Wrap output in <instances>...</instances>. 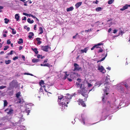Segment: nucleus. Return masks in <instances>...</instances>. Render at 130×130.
Segmentation results:
<instances>
[{"instance_id":"nucleus-1","label":"nucleus","mask_w":130,"mask_h":130,"mask_svg":"<svg viewBox=\"0 0 130 130\" xmlns=\"http://www.w3.org/2000/svg\"><path fill=\"white\" fill-rule=\"evenodd\" d=\"M78 93L81 94L84 96L87 97V91L85 89L84 87L82 88L78 91Z\"/></svg>"},{"instance_id":"nucleus-2","label":"nucleus","mask_w":130,"mask_h":130,"mask_svg":"<svg viewBox=\"0 0 130 130\" xmlns=\"http://www.w3.org/2000/svg\"><path fill=\"white\" fill-rule=\"evenodd\" d=\"M64 97L65 102H64L66 103L67 104H68L69 103V100L71 99L72 96L69 94H67Z\"/></svg>"},{"instance_id":"nucleus-3","label":"nucleus","mask_w":130,"mask_h":130,"mask_svg":"<svg viewBox=\"0 0 130 130\" xmlns=\"http://www.w3.org/2000/svg\"><path fill=\"white\" fill-rule=\"evenodd\" d=\"M41 49L43 51H44L48 52V49H50L51 50V48L48 45L45 46H41Z\"/></svg>"},{"instance_id":"nucleus-4","label":"nucleus","mask_w":130,"mask_h":130,"mask_svg":"<svg viewBox=\"0 0 130 130\" xmlns=\"http://www.w3.org/2000/svg\"><path fill=\"white\" fill-rule=\"evenodd\" d=\"M65 97L63 95H60L58 96V102H61L60 103H62L63 102H65Z\"/></svg>"},{"instance_id":"nucleus-5","label":"nucleus","mask_w":130,"mask_h":130,"mask_svg":"<svg viewBox=\"0 0 130 130\" xmlns=\"http://www.w3.org/2000/svg\"><path fill=\"white\" fill-rule=\"evenodd\" d=\"M74 70L76 71H82V68L79 67V65L76 63H74Z\"/></svg>"},{"instance_id":"nucleus-6","label":"nucleus","mask_w":130,"mask_h":130,"mask_svg":"<svg viewBox=\"0 0 130 130\" xmlns=\"http://www.w3.org/2000/svg\"><path fill=\"white\" fill-rule=\"evenodd\" d=\"M61 104L62 105L61 109L62 111L63 110L68 106L67 105L68 104L64 102H63Z\"/></svg>"},{"instance_id":"nucleus-7","label":"nucleus","mask_w":130,"mask_h":130,"mask_svg":"<svg viewBox=\"0 0 130 130\" xmlns=\"http://www.w3.org/2000/svg\"><path fill=\"white\" fill-rule=\"evenodd\" d=\"M98 69L102 73H104L106 72V71L104 69L103 67L102 66H99L98 67Z\"/></svg>"},{"instance_id":"nucleus-8","label":"nucleus","mask_w":130,"mask_h":130,"mask_svg":"<svg viewBox=\"0 0 130 130\" xmlns=\"http://www.w3.org/2000/svg\"><path fill=\"white\" fill-rule=\"evenodd\" d=\"M78 103L79 105L80 104L83 107H85L86 106L85 104L84 103L83 100L81 99H79L78 100Z\"/></svg>"},{"instance_id":"nucleus-9","label":"nucleus","mask_w":130,"mask_h":130,"mask_svg":"<svg viewBox=\"0 0 130 130\" xmlns=\"http://www.w3.org/2000/svg\"><path fill=\"white\" fill-rule=\"evenodd\" d=\"M5 111H8L7 112V113L8 114L11 115L13 112V110L11 108L10 109L9 108H7L5 110Z\"/></svg>"},{"instance_id":"nucleus-10","label":"nucleus","mask_w":130,"mask_h":130,"mask_svg":"<svg viewBox=\"0 0 130 130\" xmlns=\"http://www.w3.org/2000/svg\"><path fill=\"white\" fill-rule=\"evenodd\" d=\"M128 4H126L125 6H123L122 8H121L120 10L121 11H124L125 10L128 8Z\"/></svg>"},{"instance_id":"nucleus-11","label":"nucleus","mask_w":130,"mask_h":130,"mask_svg":"<svg viewBox=\"0 0 130 130\" xmlns=\"http://www.w3.org/2000/svg\"><path fill=\"white\" fill-rule=\"evenodd\" d=\"M76 87L77 88H80V89L82 88V84H79L78 82H76Z\"/></svg>"},{"instance_id":"nucleus-12","label":"nucleus","mask_w":130,"mask_h":130,"mask_svg":"<svg viewBox=\"0 0 130 130\" xmlns=\"http://www.w3.org/2000/svg\"><path fill=\"white\" fill-rule=\"evenodd\" d=\"M36 40L38 41L37 44H40L42 43V42L40 41L41 40V39L39 38H37L36 39Z\"/></svg>"},{"instance_id":"nucleus-13","label":"nucleus","mask_w":130,"mask_h":130,"mask_svg":"<svg viewBox=\"0 0 130 130\" xmlns=\"http://www.w3.org/2000/svg\"><path fill=\"white\" fill-rule=\"evenodd\" d=\"M82 2H78L75 5V6L76 8H78L79 6H80L82 4Z\"/></svg>"},{"instance_id":"nucleus-14","label":"nucleus","mask_w":130,"mask_h":130,"mask_svg":"<svg viewBox=\"0 0 130 130\" xmlns=\"http://www.w3.org/2000/svg\"><path fill=\"white\" fill-rule=\"evenodd\" d=\"M9 28L12 30V33L14 35L16 34V31L14 30V29L12 28L10 26L9 27Z\"/></svg>"},{"instance_id":"nucleus-15","label":"nucleus","mask_w":130,"mask_h":130,"mask_svg":"<svg viewBox=\"0 0 130 130\" xmlns=\"http://www.w3.org/2000/svg\"><path fill=\"white\" fill-rule=\"evenodd\" d=\"M32 61L33 63H37L39 61V60L37 59L34 58L32 59Z\"/></svg>"},{"instance_id":"nucleus-16","label":"nucleus","mask_w":130,"mask_h":130,"mask_svg":"<svg viewBox=\"0 0 130 130\" xmlns=\"http://www.w3.org/2000/svg\"><path fill=\"white\" fill-rule=\"evenodd\" d=\"M88 50V48H84V49L81 50L80 52L82 53H86L87 50Z\"/></svg>"},{"instance_id":"nucleus-17","label":"nucleus","mask_w":130,"mask_h":130,"mask_svg":"<svg viewBox=\"0 0 130 130\" xmlns=\"http://www.w3.org/2000/svg\"><path fill=\"white\" fill-rule=\"evenodd\" d=\"M74 9V8L73 7L71 6L69 8L67 9V12L70 11H72Z\"/></svg>"},{"instance_id":"nucleus-18","label":"nucleus","mask_w":130,"mask_h":130,"mask_svg":"<svg viewBox=\"0 0 130 130\" xmlns=\"http://www.w3.org/2000/svg\"><path fill=\"white\" fill-rule=\"evenodd\" d=\"M40 65L42 66H47L48 67H50V66L49 64L48 63L43 64H40Z\"/></svg>"},{"instance_id":"nucleus-19","label":"nucleus","mask_w":130,"mask_h":130,"mask_svg":"<svg viewBox=\"0 0 130 130\" xmlns=\"http://www.w3.org/2000/svg\"><path fill=\"white\" fill-rule=\"evenodd\" d=\"M31 49L36 54H37L38 53V51H37V48H31Z\"/></svg>"},{"instance_id":"nucleus-20","label":"nucleus","mask_w":130,"mask_h":130,"mask_svg":"<svg viewBox=\"0 0 130 130\" xmlns=\"http://www.w3.org/2000/svg\"><path fill=\"white\" fill-rule=\"evenodd\" d=\"M20 17L19 15V14H15V18L16 19L17 21H18Z\"/></svg>"},{"instance_id":"nucleus-21","label":"nucleus","mask_w":130,"mask_h":130,"mask_svg":"<svg viewBox=\"0 0 130 130\" xmlns=\"http://www.w3.org/2000/svg\"><path fill=\"white\" fill-rule=\"evenodd\" d=\"M23 43V40L22 38H20L19 39V41H18V43L20 44Z\"/></svg>"},{"instance_id":"nucleus-22","label":"nucleus","mask_w":130,"mask_h":130,"mask_svg":"<svg viewBox=\"0 0 130 130\" xmlns=\"http://www.w3.org/2000/svg\"><path fill=\"white\" fill-rule=\"evenodd\" d=\"M27 21L30 24H32L34 22V20H32L31 21L30 19V18H28V19Z\"/></svg>"},{"instance_id":"nucleus-23","label":"nucleus","mask_w":130,"mask_h":130,"mask_svg":"<svg viewBox=\"0 0 130 130\" xmlns=\"http://www.w3.org/2000/svg\"><path fill=\"white\" fill-rule=\"evenodd\" d=\"M39 31L40 32L39 33V34H41L43 33V30L42 27H39Z\"/></svg>"},{"instance_id":"nucleus-24","label":"nucleus","mask_w":130,"mask_h":130,"mask_svg":"<svg viewBox=\"0 0 130 130\" xmlns=\"http://www.w3.org/2000/svg\"><path fill=\"white\" fill-rule=\"evenodd\" d=\"M21 92L19 91L16 94V96L18 98H19V97L21 96Z\"/></svg>"},{"instance_id":"nucleus-25","label":"nucleus","mask_w":130,"mask_h":130,"mask_svg":"<svg viewBox=\"0 0 130 130\" xmlns=\"http://www.w3.org/2000/svg\"><path fill=\"white\" fill-rule=\"evenodd\" d=\"M11 62V60H5V63L6 64H9Z\"/></svg>"},{"instance_id":"nucleus-26","label":"nucleus","mask_w":130,"mask_h":130,"mask_svg":"<svg viewBox=\"0 0 130 130\" xmlns=\"http://www.w3.org/2000/svg\"><path fill=\"white\" fill-rule=\"evenodd\" d=\"M44 81L42 80H41L40 81L39 83V84L41 86H42V85H44Z\"/></svg>"},{"instance_id":"nucleus-27","label":"nucleus","mask_w":130,"mask_h":130,"mask_svg":"<svg viewBox=\"0 0 130 130\" xmlns=\"http://www.w3.org/2000/svg\"><path fill=\"white\" fill-rule=\"evenodd\" d=\"M114 1V0H109L108 2V3L109 4H111Z\"/></svg>"},{"instance_id":"nucleus-28","label":"nucleus","mask_w":130,"mask_h":130,"mask_svg":"<svg viewBox=\"0 0 130 130\" xmlns=\"http://www.w3.org/2000/svg\"><path fill=\"white\" fill-rule=\"evenodd\" d=\"M110 80V79L108 78V77L107 76L106 78L105 79V82L106 83V84H108L109 83V80Z\"/></svg>"},{"instance_id":"nucleus-29","label":"nucleus","mask_w":130,"mask_h":130,"mask_svg":"<svg viewBox=\"0 0 130 130\" xmlns=\"http://www.w3.org/2000/svg\"><path fill=\"white\" fill-rule=\"evenodd\" d=\"M4 20L5 21L4 22L6 24L8 23V22H9V20L6 18L4 19Z\"/></svg>"},{"instance_id":"nucleus-30","label":"nucleus","mask_w":130,"mask_h":130,"mask_svg":"<svg viewBox=\"0 0 130 130\" xmlns=\"http://www.w3.org/2000/svg\"><path fill=\"white\" fill-rule=\"evenodd\" d=\"M102 8L100 7H98L96 9V10L97 11H99L102 10Z\"/></svg>"},{"instance_id":"nucleus-31","label":"nucleus","mask_w":130,"mask_h":130,"mask_svg":"<svg viewBox=\"0 0 130 130\" xmlns=\"http://www.w3.org/2000/svg\"><path fill=\"white\" fill-rule=\"evenodd\" d=\"M4 106H5L7 105L8 103L6 100H4Z\"/></svg>"},{"instance_id":"nucleus-32","label":"nucleus","mask_w":130,"mask_h":130,"mask_svg":"<svg viewBox=\"0 0 130 130\" xmlns=\"http://www.w3.org/2000/svg\"><path fill=\"white\" fill-rule=\"evenodd\" d=\"M124 84V86L127 89H128V88H129L128 85L126 83H125Z\"/></svg>"},{"instance_id":"nucleus-33","label":"nucleus","mask_w":130,"mask_h":130,"mask_svg":"<svg viewBox=\"0 0 130 130\" xmlns=\"http://www.w3.org/2000/svg\"><path fill=\"white\" fill-rule=\"evenodd\" d=\"M105 95H103L102 98V101L103 103H105Z\"/></svg>"},{"instance_id":"nucleus-34","label":"nucleus","mask_w":130,"mask_h":130,"mask_svg":"<svg viewBox=\"0 0 130 130\" xmlns=\"http://www.w3.org/2000/svg\"><path fill=\"white\" fill-rule=\"evenodd\" d=\"M105 57H103L101 60L98 61H97V62H99L102 61H103V60H104L105 59Z\"/></svg>"},{"instance_id":"nucleus-35","label":"nucleus","mask_w":130,"mask_h":130,"mask_svg":"<svg viewBox=\"0 0 130 130\" xmlns=\"http://www.w3.org/2000/svg\"><path fill=\"white\" fill-rule=\"evenodd\" d=\"M85 120H86V119L85 118H83L82 119V123H83V124H85Z\"/></svg>"},{"instance_id":"nucleus-36","label":"nucleus","mask_w":130,"mask_h":130,"mask_svg":"<svg viewBox=\"0 0 130 130\" xmlns=\"http://www.w3.org/2000/svg\"><path fill=\"white\" fill-rule=\"evenodd\" d=\"M24 74L25 75H30L31 76H33V75L31 74H30V73H24Z\"/></svg>"},{"instance_id":"nucleus-37","label":"nucleus","mask_w":130,"mask_h":130,"mask_svg":"<svg viewBox=\"0 0 130 130\" xmlns=\"http://www.w3.org/2000/svg\"><path fill=\"white\" fill-rule=\"evenodd\" d=\"M18 99V101L17 102V103H21L22 101L21 100V99L19 98Z\"/></svg>"},{"instance_id":"nucleus-38","label":"nucleus","mask_w":130,"mask_h":130,"mask_svg":"<svg viewBox=\"0 0 130 130\" xmlns=\"http://www.w3.org/2000/svg\"><path fill=\"white\" fill-rule=\"evenodd\" d=\"M5 48H4V50H7L8 48H9V47L8 46H6L5 47Z\"/></svg>"},{"instance_id":"nucleus-39","label":"nucleus","mask_w":130,"mask_h":130,"mask_svg":"<svg viewBox=\"0 0 130 130\" xmlns=\"http://www.w3.org/2000/svg\"><path fill=\"white\" fill-rule=\"evenodd\" d=\"M103 50L102 49H100V50H99L98 52V53L102 52L103 51Z\"/></svg>"},{"instance_id":"nucleus-40","label":"nucleus","mask_w":130,"mask_h":130,"mask_svg":"<svg viewBox=\"0 0 130 130\" xmlns=\"http://www.w3.org/2000/svg\"><path fill=\"white\" fill-rule=\"evenodd\" d=\"M48 86V85L47 84H45V85H43V87L44 88H45L46 87H47ZM44 90L45 91V92H47V91H46V89L45 88H44Z\"/></svg>"},{"instance_id":"nucleus-41","label":"nucleus","mask_w":130,"mask_h":130,"mask_svg":"<svg viewBox=\"0 0 130 130\" xmlns=\"http://www.w3.org/2000/svg\"><path fill=\"white\" fill-rule=\"evenodd\" d=\"M18 56H16L13 58V60H15L16 59H18Z\"/></svg>"},{"instance_id":"nucleus-42","label":"nucleus","mask_w":130,"mask_h":130,"mask_svg":"<svg viewBox=\"0 0 130 130\" xmlns=\"http://www.w3.org/2000/svg\"><path fill=\"white\" fill-rule=\"evenodd\" d=\"M6 87V86H0V89H3Z\"/></svg>"},{"instance_id":"nucleus-43","label":"nucleus","mask_w":130,"mask_h":130,"mask_svg":"<svg viewBox=\"0 0 130 130\" xmlns=\"http://www.w3.org/2000/svg\"><path fill=\"white\" fill-rule=\"evenodd\" d=\"M11 42L10 40H8L7 41V44H9L11 43Z\"/></svg>"},{"instance_id":"nucleus-44","label":"nucleus","mask_w":130,"mask_h":130,"mask_svg":"<svg viewBox=\"0 0 130 130\" xmlns=\"http://www.w3.org/2000/svg\"><path fill=\"white\" fill-rule=\"evenodd\" d=\"M13 51H11L8 54V55H12V54L13 52Z\"/></svg>"},{"instance_id":"nucleus-45","label":"nucleus","mask_w":130,"mask_h":130,"mask_svg":"<svg viewBox=\"0 0 130 130\" xmlns=\"http://www.w3.org/2000/svg\"><path fill=\"white\" fill-rule=\"evenodd\" d=\"M77 80L79 82V83L81 82L82 80L80 78H78L77 79Z\"/></svg>"},{"instance_id":"nucleus-46","label":"nucleus","mask_w":130,"mask_h":130,"mask_svg":"<svg viewBox=\"0 0 130 130\" xmlns=\"http://www.w3.org/2000/svg\"><path fill=\"white\" fill-rule=\"evenodd\" d=\"M103 44L102 43H99L98 44H97L95 45H96V46H98L103 45Z\"/></svg>"},{"instance_id":"nucleus-47","label":"nucleus","mask_w":130,"mask_h":130,"mask_svg":"<svg viewBox=\"0 0 130 130\" xmlns=\"http://www.w3.org/2000/svg\"><path fill=\"white\" fill-rule=\"evenodd\" d=\"M29 16L30 17V16H31V17H32V18H36V17L35 16H34V15H32V14H29Z\"/></svg>"},{"instance_id":"nucleus-48","label":"nucleus","mask_w":130,"mask_h":130,"mask_svg":"<svg viewBox=\"0 0 130 130\" xmlns=\"http://www.w3.org/2000/svg\"><path fill=\"white\" fill-rule=\"evenodd\" d=\"M96 45H95L92 48H91V50H93L96 47Z\"/></svg>"},{"instance_id":"nucleus-49","label":"nucleus","mask_w":130,"mask_h":130,"mask_svg":"<svg viewBox=\"0 0 130 130\" xmlns=\"http://www.w3.org/2000/svg\"><path fill=\"white\" fill-rule=\"evenodd\" d=\"M124 33V32H123L122 30H121L120 31V34H121V35H122Z\"/></svg>"},{"instance_id":"nucleus-50","label":"nucleus","mask_w":130,"mask_h":130,"mask_svg":"<svg viewBox=\"0 0 130 130\" xmlns=\"http://www.w3.org/2000/svg\"><path fill=\"white\" fill-rule=\"evenodd\" d=\"M29 34L30 35H31L32 36H33L34 35V34L32 32H30L29 33Z\"/></svg>"},{"instance_id":"nucleus-51","label":"nucleus","mask_w":130,"mask_h":130,"mask_svg":"<svg viewBox=\"0 0 130 130\" xmlns=\"http://www.w3.org/2000/svg\"><path fill=\"white\" fill-rule=\"evenodd\" d=\"M117 31V29H114L113 32V33L114 34H116Z\"/></svg>"},{"instance_id":"nucleus-52","label":"nucleus","mask_w":130,"mask_h":130,"mask_svg":"<svg viewBox=\"0 0 130 130\" xmlns=\"http://www.w3.org/2000/svg\"><path fill=\"white\" fill-rule=\"evenodd\" d=\"M78 34L77 33H76V35H75L73 37V39H75L76 38V36L78 35Z\"/></svg>"},{"instance_id":"nucleus-53","label":"nucleus","mask_w":130,"mask_h":130,"mask_svg":"<svg viewBox=\"0 0 130 130\" xmlns=\"http://www.w3.org/2000/svg\"><path fill=\"white\" fill-rule=\"evenodd\" d=\"M23 14L24 15H26V16H28L29 15V14H27L26 13H23Z\"/></svg>"},{"instance_id":"nucleus-54","label":"nucleus","mask_w":130,"mask_h":130,"mask_svg":"<svg viewBox=\"0 0 130 130\" xmlns=\"http://www.w3.org/2000/svg\"><path fill=\"white\" fill-rule=\"evenodd\" d=\"M48 59H45L43 61V63H44L45 62H47L48 61Z\"/></svg>"},{"instance_id":"nucleus-55","label":"nucleus","mask_w":130,"mask_h":130,"mask_svg":"<svg viewBox=\"0 0 130 130\" xmlns=\"http://www.w3.org/2000/svg\"><path fill=\"white\" fill-rule=\"evenodd\" d=\"M32 36H32L31 35H29L28 36V37L29 39H31L32 38Z\"/></svg>"},{"instance_id":"nucleus-56","label":"nucleus","mask_w":130,"mask_h":130,"mask_svg":"<svg viewBox=\"0 0 130 130\" xmlns=\"http://www.w3.org/2000/svg\"><path fill=\"white\" fill-rule=\"evenodd\" d=\"M23 48V47L22 46H20V47H19V50H21Z\"/></svg>"},{"instance_id":"nucleus-57","label":"nucleus","mask_w":130,"mask_h":130,"mask_svg":"<svg viewBox=\"0 0 130 130\" xmlns=\"http://www.w3.org/2000/svg\"><path fill=\"white\" fill-rule=\"evenodd\" d=\"M22 20H26V17H24L22 19Z\"/></svg>"},{"instance_id":"nucleus-58","label":"nucleus","mask_w":130,"mask_h":130,"mask_svg":"<svg viewBox=\"0 0 130 130\" xmlns=\"http://www.w3.org/2000/svg\"><path fill=\"white\" fill-rule=\"evenodd\" d=\"M67 79L69 82H71L72 81V79L71 78H67Z\"/></svg>"},{"instance_id":"nucleus-59","label":"nucleus","mask_w":130,"mask_h":130,"mask_svg":"<svg viewBox=\"0 0 130 130\" xmlns=\"http://www.w3.org/2000/svg\"><path fill=\"white\" fill-rule=\"evenodd\" d=\"M36 26H37V25L36 24H35L34 25V30H36Z\"/></svg>"},{"instance_id":"nucleus-60","label":"nucleus","mask_w":130,"mask_h":130,"mask_svg":"<svg viewBox=\"0 0 130 130\" xmlns=\"http://www.w3.org/2000/svg\"><path fill=\"white\" fill-rule=\"evenodd\" d=\"M41 55H38L37 56V57L38 58H40V57H41Z\"/></svg>"},{"instance_id":"nucleus-61","label":"nucleus","mask_w":130,"mask_h":130,"mask_svg":"<svg viewBox=\"0 0 130 130\" xmlns=\"http://www.w3.org/2000/svg\"><path fill=\"white\" fill-rule=\"evenodd\" d=\"M67 77H66V76H64L63 77V79L64 80L66 79L67 78Z\"/></svg>"},{"instance_id":"nucleus-62","label":"nucleus","mask_w":130,"mask_h":130,"mask_svg":"<svg viewBox=\"0 0 130 130\" xmlns=\"http://www.w3.org/2000/svg\"><path fill=\"white\" fill-rule=\"evenodd\" d=\"M40 91H41V92L43 91V88H42V87H41L40 88Z\"/></svg>"},{"instance_id":"nucleus-63","label":"nucleus","mask_w":130,"mask_h":130,"mask_svg":"<svg viewBox=\"0 0 130 130\" xmlns=\"http://www.w3.org/2000/svg\"><path fill=\"white\" fill-rule=\"evenodd\" d=\"M111 28H110L109 29L108 31L109 32H111Z\"/></svg>"},{"instance_id":"nucleus-64","label":"nucleus","mask_w":130,"mask_h":130,"mask_svg":"<svg viewBox=\"0 0 130 130\" xmlns=\"http://www.w3.org/2000/svg\"><path fill=\"white\" fill-rule=\"evenodd\" d=\"M30 28L29 27H27L26 28V30L28 31L29 30H30Z\"/></svg>"}]
</instances>
